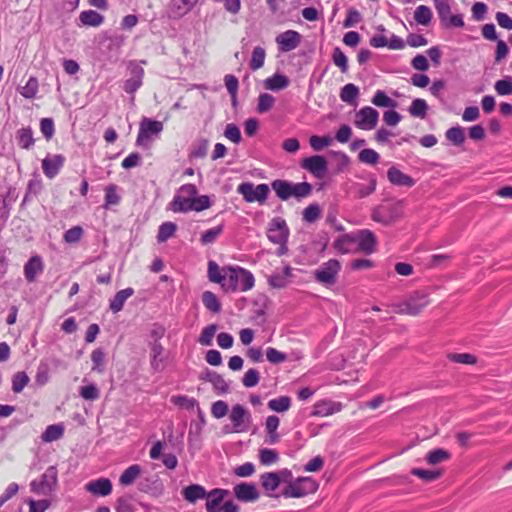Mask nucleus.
<instances>
[{
  "instance_id": "nucleus-1",
  "label": "nucleus",
  "mask_w": 512,
  "mask_h": 512,
  "mask_svg": "<svg viewBox=\"0 0 512 512\" xmlns=\"http://www.w3.org/2000/svg\"><path fill=\"white\" fill-rule=\"evenodd\" d=\"M225 273V282L223 283L225 291H248L254 286L255 279L253 274L242 267H225Z\"/></svg>"
},
{
  "instance_id": "nucleus-2",
  "label": "nucleus",
  "mask_w": 512,
  "mask_h": 512,
  "mask_svg": "<svg viewBox=\"0 0 512 512\" xmlns=\"http://www.w3.org/2000/svg\"><path fill=\"white\" fill-rule=\"evenodd\" d=\"M271 188L282 201H286L291 197L297 199L305 198L312 192V185L308 182L291 183L281 179L272 181Z\"/></svg>"
},
{
  "instance_id": "nucleus-3",
  "label": "nucleus",
  "mask_w": 512,
  "mask_h": 512,
  "mask_svg": "<svg viewBox=\"0 0 512 512\" xmlns=\"http://www.w3.org/2000/svg\"><path fill=\"white\" fill-rule=\"evenodd\" d=\"M430 304L429 294L423 291H416L409 295L402 302L394 305L395 312L409 316L419 315Z\"/></svg>"
},
{
  "instance_id": "nucleus-4",
  "label": "nucleus",
  "mask_w": 512,
  "mask_h": 512,
  "mask_svg": "<svg viewBox=\"0 0 512 512\" xmlns=\"http://www.w3.org/2000/svg\"><path fill=\"white\" fill-rule=\"evenodd\" d=\"M403 215V201L381 204L372 210L371 218L385 226L391 225Z\"/></svg>"
},
{
  "instance_id": "nucleus-5",
  "label": "nucleus",
  "mask_w": 512,
  "mask_h": 512,
  "mask_svg": "<svg viewBox=\"0 0 512 512\" xmlns=\"http://www.w3.org/2000/svg\"><path fill=\"white\" fill-rule=\"evenodd\" d=\"M340 270L341 263L337 259H330L314 270L313 277L317 283L330 288L337 283Z\"/></svg>"
},
{
  "instance_id": "nucleus-6",
  "label": "nucleus",
  "mask_w": 512,
  "mask_h": 512,
  "mask_svg": "<svg viewBox=\"0 0 512 512\" xmlns=\"http://www.w3.org/2000/svg\"><path fill=\"white\" fill-rule=\"evenodd\" d=\"M319 484L311 477H299L290 483L282 491L285 498H301L308 494L315 493Z\"/></svg>"
},
{
  "instance_id": "nucleus-7",
  "label": "nucleus",
  "mask_w": 512,
  "mask_h": 512,
  "mask_svg": "<svg viewBox=\"0 0 512 512\" xmlns=\"http://www.w3.org/2000/svg\"><path fill=\"white\" fill-rule=\"evenodd\" d=\"M58 483V471L55 466H49L41 475L40 479L33 480L30 484L31 491L43 496L50 495L55 491Z\"/></svg>"
},
{
  "instance_id": "nucleus-8",
  "label": "nucleus",
  "mask_w": 512,
  "mask_h": 512,
  "mask_svg": "<svg viewBox=\"0 0 512 512\" xmlns=\"http://www.w3.org/2000/svg\"><path fill=\"white\" fill-rule=\"evenodd\" d=\"M453 0H433L435 9L442 25L446 28L456 27L462 28L464 21L461 14L452 15Z\"/></svg>"
},
{
  "instance_id": "nucleus-9",
  "label": "nucleus",
  "mask_w": 512,
  "mask_h": 512,
  "mask_svg": "<svg viewBox=\"0 0 512 512\" xmlns=\"http://www.w3.org/2000/svg\"><path fill=\"white\" fill-rule=\"evenodd\" d=\"M237 192L241 194L246 202L264 203L269 194V186L267 184H259L254 186L253 183L244 182L237 187Z\"/></svg>"
},
{
  "instance_id": "nucleus-10",
  "label": "nucleus",
  "mask_w": 512,
  "mask_h": 512,
  "mask_svg": "<svg viewBox=\"0 0 512 512\" xmlns=\"http://www.w3.org/2000/svg\"><path fill=\"white\" fill-rule=\"evenodd\" d=\"M289 236V229L284 219L273 218L269 224L267 237L275 244H286Z\"/></svg>"
},
{
  "instance_id": "nucleus-11",
  "label": "nucleus",
  "mask_w": 512,
  "mask_h": 512,
  "mask_svg": "<svg viewBox=\"0 0 512 512\" xmlns=\"http://www.w3.org/2000/svg\"><path fill=\"white\" fill-rule=\"evenodd\" d=\"M379 113L376 109L365 106L355 114V125L363 130H371L376 127Z\"/></svg>"
},
{
  "instance_id": "nucleus-12",
  "label": "nucleus",
  "mask_w": 512,
  "mask_h": 512,
  "mask_svg": "<svg viewBox=\"0 0 512 512\" xmlns=\"http://www.w3.org/2000/svg\"><path fill=\"white\" fill-rule=\"evenodd\" d=\"M162 130V122L152 120L149 118H143L140 122L136 144L139 146H143L152 135H157Z\"/></svg>"
},
{
  "instance_id": "nucleus-13",
  "label": "nucleus",
  "mask_w": 512,
  "mask_h": 512,
  "mask_svg": "<svg viewBox=\"0 0 512 512\" xmlns=\"http://www.w3.org/2000/svg\"><path fill=\"white\" fill-rule=\"evenodd\" d=\"M229 418L232 422L234 432L247 431L251 415L242 405H234L230 412Z\"/></svg>"
},
{
  "instance_id": "nucleus-14",
  "label": "nucleus",
  "mask_w": 512,
  "mask_h": 512,
  "mask_svg": "<svg viewBox=\"0 0 512 512\" xmlns=\"http://www.w3.org/2000/svg\"><path fill=\"white\" fill-rule=\"evenodd\" d=\"M130 77L124 82L123 89L126 93L134 95V93L142 86L144 78V69L136 64L129 65Z\"/></svg>"
},
{
  "instance_id": "nucleus-15",
  "label": "nucleus",
  "mask_w": 512,
  "mask_h": 512,
  "mask_svg": "<svg viewBox=\"0 0 512 512\" xmlns=\"http://www.w3.org/2000/svg\"><path fill=\"white\" fill-rule=\"evenodd\" d=\"M301 41V35L294 30H287L276 37V42L282 52L296 49Z\"/></svg>"
},
{
  "instance_id": "nucleus-16",
  "label": "nucleus",
  "mask_w": 512,
  "mask_h": 512,
  "mask_svg": "<svg viewBox=\"0 0 512 512\" xmlns=\"http://www.w3.org/2000/svg\"><path fill=\"white\" fill-rule=\"evenodd\" d=\"M302 167L312 173L314 176L321 178L327 171V161L323 156L314 155L305 158L302 161Z\"/></svg>"
},
{
  "instance_id": "nucleus-17",
  "label": "nucleus",
  "mask_w": 512,
  "mask_h": 512,
  "mask_svg": "<svg viewBox=\"0 0 512 512\" xmlns=\"http://www.w3.org/2000/svg\"><path fill=\"white\" fill-rule=\"evenodd\" d=\"M84 488L93 496L105 497L110 495L112 492V482L108 478L102 477L89 481L85 484Z\"/></svg>"
},
{
  "instance_id": "nucleus-18",
  "label": "nucleus",
  "mask_w": 512,
  "mask_h": 512,
  "mask_svg": "<svg viewBox=\"0 0 512 512\" xmlns=\"http://www.w3.org/2000/svg\"><path fill=\"white\" fill-rule=\"evenodd\" d=\"M233 491L235 497L242 502H254L259 498V492L253 483L242 482L235 485Z\"/></svg>"
},
{
  "instance_id": "nucleus-19",
  "label": "nucleus",
  "mask_w": 512,
  "mask_h": 512,
  "mask_svg": "<svg viewBox=\"0 0 512 512\" xmlns=\"http://www.w3.org/2000/svg\"><path fill=\"white\" fill-rule=\"evenodd\" d=\"M229 494L228 490L215 488L207 492L205 508L207 512H221L224 498Z\"/></svg>"
},
{
  "instance_id": "nucleus-20",
  "label": "nucleus",
  "mask_w": 512,
  "mask_h": 512,
  "mask_svg": "<svg viewBox=\"0 0 512 512\" xmlns=\"http://www.w3.org/2000/svg\"><path fill=\"white\" fill-rule=\"evenodd\" d=\"M356 242L362 252L371 254L375 251L377 240L372 231L364 229L358 232Z\"/></svg>"
},
{
  "instance_id": "nucleus-21",
  "label": "nucleus",
  "mask_w": 512,
  "mask_h": 512,
  "mask_svg": "<svg viewBox=\"0 0 512 512\" xmlns=\"http://www.w3.org/2000/svg\"><path fill=\"white\" fill-rule=\"evenodd\" d=\"M387 178L389 182L395 186L412 187L415 185V180L412 177L403 173L395 166L388 169Z\"/></svg>"
},
{
  "instance_id": "nucleus-22",
  "label": "nucleus",
  "mask_w": 512,
  "mask_h": 512,
  "mask_svg": "<svg viewBox=\"0 0 512 512\" xmlns=\"http://www.w3.org/2000/svg\"><path fill=\"white\" fill-rule=\"evenodd\" d=\"M44 264L39 255L32 256L24 265V275L28 282H34L38 274L42 273Z\"/></svg>"
},
{
  "instance_id": "nucleus-23",
  "label": "nucleus",
  "mask_w": 512,
  "mask_h": 512,
  "mask_svg": "<svg viewBox=\"0 0 512 512\" xmlns=\"http://www.w3.org/2000/svg\"><path fill=\"white\" fill-rule=\"evenodd\" d=\"M64 160L62 155H54L43 159L42 169L44 174L50 179L54 178L63 166Z\"/></svg>"
},
{
  "instance_id": "nucleus-24",
  "label": "nucleus",
  "mask_w": 512,
  "mask_h": 512,
  "mask_svg": "<svg viewBox=\"0 0 512 512\" xmlns=\"http://www.w3.org/2000/svg\"><path fill=\"white\" fill-rule=\"evenodd\" d=\"M149 347H150V357H151V360H150L151 368L157 372L162 371L164 369V360H165V358L163 356L164 347L162 346V344L160 342H150Z\"/></svg>"
},
{
  "instance_id": "nucleus-25",
  "label": "nucleus",
  "mask_w": 512,
  "mask_h": 512,
  "mask_svg": "<svg viewBox=\"0 0 512 512\" xmlns=\"http://www.w3.org/2000/svg\"><path fill=\"white\" fill-rule=\"evenodd\" d=\"M341 410V404L330 400H322L314 405L312 416L325 417Z\"/></svg>"
},
{
  "instance_id": "nucleus-26",
  "label": "nucleus",
  "mask_w": 512,
  "mask_h": 512,
  "mask_svg": "<svg viewBox=\"0 0 512 512\" xmlns=\"http://www.w3.org/2000/svg\"><path fill=\"white\" fill-rule=\"evenodd\" d=\"M183 498L189 503H195L207 496L206 489L199 484H191L182 489Z\"/></svg>"
},
{
  "instance_id": "nucleus-27",
  "label": "nucleus",
  "mask_w": 512,
  "mask_h": 512,
  "mask_svg": "<svg viewBox=\"0 0 512 512\" xmlns=\"http://www.w3.org/2000/svg\"><path fill=\"white\" fill-rule=\"evenodd\" d=\"M198 0H172L170 11L174 18H179L190 12Z\"/></svg>"
},
{
  "instance_id": "nucleus-28",
  "label": "nucleus",
  "mask_w": 512,
  "mask_h": 512,
  "mask_svg": "<svg viewBox=\"0 0 512 512\" xmlns=\"http://www.w3.org/2000/svg\"><path fill=\"white\" fill-rule=\"evenodd\" d=\"M376 185V178L371 177L367 185L362 183H353L350 187V192L353 193L356 198H365L374 193Z\"/></svg>"
},
{
  "instance_id": "nucleus-29",
  "label": "nucleus",
  "mask_w": 512,
  "mask_h": 512,
  "mask_svg": "<svg viewBox=\"0 0 512 512\" xmlns=\"http://www.w3.org/2000/svg\"><path fill=\"white\" fill-rule=\"evenodd\" d=\"M134 294L133 288H126L118 291L113 299L110 300V309L113 313H118L123 309L126 300Z\"/></svg>"
},
{
  "instance_id": "nucleus-30",
  "label": "nucleus",
  "mask_w": 512,
  "mask_h": 512,
  "mask_svg": "<svg viewBox=\"0 0 512 512\" xmlns=\"http://www.w3.org/2000/svg\"><path fill=\"white\" fill-rule=\"evenodd\" d=\"M292 269L290 266H285L282 272H275L268 278V283L271 287L281 289L287 286L288 278L291 276Z\"/></svg>"
},
{
  "instance_id": "nucleus-31",
  "label": "nucleus",
  "mask_w": 512,
  "mask_h": 512,
  "mask_svg": "<svg viewBox=\"0 0 512 512\" xmlns=\"http://www.w3.org/2000/svg\"><path fill=\"white\" fill-rule=\"evenodd\" d=\"M15 138L18 145L25 150L33 147L35 139L33 137V130L31 127H23L17 130Z\"/></svg>"
},
{
  "instance_id": "nucleus-32",
  "label": "nucleus",
  "mask_w": 512,
  "mask_h": 512,
  "mask_svg": "<svg viewBox=\"0 0 512 512\" xmlns=\"http://www.w3.org/2000/svg\"><path fill=\"white\" fill-rule=\"evenodd\" d=\"M289 83L290 82L287 76L276 73L265 79L264 86L266 89L271 91H280L287 88Z\"/></svg>"
},
{
  "instance_id": "nucleus-33",
  "label": "nucleus",
  "mask_w": 512,
  "mask_h": 512,
  "mask_svg": "<svg viewBox=\"0 0 512 512\" xmlns=\"http://www.w3.org/2000/svg\"><path fill=\"white\" fill-rule=\"evenodd\" d=\"M79 19L84 26L98 27L103 21L104 17L94 10H86L80 13Z\"/></svg>"
},
{
  "instance_id": "nucleus-34",
  "label": "nucleus",
  "mask_w": 512,
  "mask_h": 512,
  "mask_svg": "<svg viewBox=\"0 0 512 512\" xmlns=\"http://www.w3.org/2000/svg\"><path fill=\"white\" fill-rule=\"evenodd\" d=\"M260 480L265 490L275 491L281 483V476L276 472H266L261 475Z\"/></svg>"
},
{
  "instance_id": "nucleus-35",
  "label": "nucleus",
  "mask_w": 512,
  "mask_h": 512,
  "mask_svg": "<svg viewBox=\"0 0 512 512\" xmlns=\"http://www.w3.org/2000/svg\"><path fill=\"white\" fill-rule=\"evenodd\" d=\"M64 434V427L61 424L49 425L41 435L43 442L50 443L60 439Z\"/></svg>"
},
{
  "instance_id": "nucleus-36",
  "label": "nucleus",
  "mask_w": 512,
  "mask_h": 512,
  "mask_svg": "<svg viewBox=\"0 0 512 512\" xmlns=\"http://www.w3.org/2000/svg\"><path fill=\"white\" fill-rule=\"evenodd\" d=\"M359 96V88L352 83H348L341 88L340 99L348 104H355Z\"/></svg>"
},
{
  "instance_id": "nucleus-37",
  "label": "nucleus",
  "mask_w": 512,
  "mask_h": 512,
  "mask_svg": "<svg viewBox=\"0 0 512 512\" xmlns=\"http://www.w3.org/2000/svg\"><path fill=\"white\" fill-rule=\"evenodd\" d=\"M225 276V267L220 270L219 266L214 261H210L208 263V278L211 282L218 283L223 288Z\"/></svg>"
},
{
  "instance_id": "nucleus-38",
  "label": "nucleus",
  "mask_w": 512,
  "mask_h": 512,
  "mask_svg": "<svg viewBox=\"0 0 512 512\" xmlns=\"http://www.w3.org/2000/svg\"><path fill=\"white\" fill-rule=\"evenodd\" d=\"M291 407V398L289 396H280L271 399L268 402V408L272 411L282 413L289 410Z\"/></svg>"
},
{
  "instance_id": "nucleus-39",
  "label": "nucleus",
  "mask_w": 512,
  "mask_h": 512,
  "mask_svg": "<svg viewBox=\"0 0 512 512\" xmlns=\"http://www.w3.org/2000/svg\"><path fill=\"white\" fill-rule=\"evenodd\" d=\"M446 139L455 146H460L465 141L464 129L461 126L449 128L445 133Z\"/></svg>"
},
{
  "instance_id": "nucleus-40",
  "label": "nucleus",
  "mask_w": 512,
  "mask_h": 512,
  "mask_svg": "<svg viewBox=\"0 0 512 512\" xmlns=\"http://www.w3.org/2000/svg\"><path fill=\"white\" fill-rule=\"evenodd\" d=\"M140 473L141 468L139 465H131L121 474L119 482L124 486L130 485L137 479Z\"/></svg>"
},
{
  "instance_id": "nucleus-41",
  "label": "nucleus",
  "mask_w": 512,
  "mask_h": 512,
  "mask_svg": "<svg viewBox=\"0 0 512 512\" xmlns=\"http://www.w3.org/2000/svg\"><path fill=\"white\" fill-rule=\"evenodd\" d=\"M192 206V199H188L184 195L176 194L171 202V208L174 212H188Z\"/></svg>"
},
{
  "instance_id": "nucleus-42",
  "label": "nucleus",
  "mask_w": 512,
  "mask_h": 512,
  "mask_svg": "<svg viewBox=\"0 0 512 512\" xmlns=\"http://www.w3.org/2000/svg\"><path fill=\"white\" fill-rule=\"evenodd\" d=\"M371 102L377 107H389L396 108L397 102L386 95L382 90H377L371 100Z\"/></svg>"
},
{
  "instance_id": "nucleus-43",
  "label": "nucleus",
  "mask_w": 512,
  "mask_h": 512,
  "mask_svg": "<svg viewBox=\"0 0 512 512\" xmlns=\"http://www.w3.org/2000/svg\"><path fill=\"white\" fill-rule=\"evenodd\" d=\"M177 230V225L173 222H164L160 225L157 234V241L163 243L171 238Z\"/></svg>"
},
{
  "instance_id": "nucleus-44",
  "label": "nucleus",
  "mask_w": 512,
  "mask_h": 512,
  "mask_svg": "<svg viewBox=\"0 0 512 512\" xmlns=\"http://www.w3.org/2000/svg\"><path fill=\"white\" fill-rule=\"evenodd\" d=\"M266 52L265 49L258 46L252 51L251 60L249 63L250 69L256 71L263 67L265 62Z\"/></svg>"
},
{
  "instance_id": "nucleus-45",
  "label": "nucleus",
  "mask_w": 512,
  "mask_h": 512,
  "mask_svg": "<svg viewBox=\"0 0 512 512\" xmlns=\"http://www.w3.org/2000/svg\"><path fill=\"white\" fill-rule=\"evenodd\" d=\"M202 302L204 306L213 313H219L221 310V304L217 296L211 291H205L202 294Z\"/></svg>"
},
{
  "instance_id": "nucleus-46",
  "label": "nucleus",
  "mask_w": 512,
  "mask_h": 512,
  "mask_svg": "<svg viewBox=\"0 0 512 512\" xmlns=\"http://www.w3.org/2000/svg\"><path fill=\"white\" fill-rule=\"evenodd\" d=\"M275 97L269 93H261L258 97L257 112L260 114L270 111L275 104Z\"/></svg>"
},
{
  "instance_id": "nucleus-47",
  "label": "nucleus",
  "mask_w": 512,
  "mask_h": 512,
  "mask_svg": "<svg viewBox=\"0 0 512 512\" xmlns=\"http://www.w3.org/2000/svg\"><path fill=\"white\" fill-rule=\"evenodd\" d=\"M414 19L418 24L428 25L432 19L431 9L426 5L418 6L414 12Z\"/></svg>"
},
{
  "instance_id": "nucleus-48",
  "label": "nucleus",
  "mask_w": 512,
  "mask_h": 512,
  "mask_svg": "<svg viewBox=\"0 0 512 512\" xmlns=\"http://www.w3.org/2000/svg\"><path fill=\"white\" fill-rule=\"evenodd\" d=\"M428 105L424 99H414L409 107V113L413 117L424 118L427 114Z\"/></svg>"
},
{
  "instance_id": "nucleus-49",
  "label": "nucleus",
  "mask_w": 512,
  "mask_h": 512,
  "mask_svg": "<svg viewBox=\"0 0 512 512\" xmlns=\"http://www.w3.org/2000/svg\"><path fill=\"white\" fill-rule=\"evenodd\" d=\"M450 458V453L442 448L432 450L427 453L426 461L431 465H436Z\"/></svg>"
},
{
  "instance_id": "nucleus-50",
  "label": "nucleus",
  "mask_w": 512,
  "mask_h": 512,
  "mask_svg": "<svg viewBox=\"0 0 512 512\" xmlns=\"http://www.w3.org/2000/svg\"><path fill=\"white\" fill-rule=\"evenodd\" d=\"M332 61L340 69L342 73H347L348 58L339 47L334 48L332 53Z\"/></svg>"
},
{
  "instance_id": "nucleus-51",
  "label": "nucleus",
  "mask_w": 512,
  "mask_h": 512,
  "mask_svg": "<svg viewBox=\"0 0 512 512\" xmlns=\"http://www.w3.org/2000/svg\"><path fill=\"white\" fill-rule=\"evenodd\" d=\"M303 220L307 223H314L321 217V208L317 203L310 204L303 210Z\"/></svg>"
},
{
  "instance_id": "nucleus-52",
  "label": "nucleus",
  "mask_w": 512,
  "mask_h": 512,
  "mask_svg": "<svg viewBox=\"0 0 512 512\" xmlns=\"http://www.w3.org/2000/svg\"><path fill=\"white\" fill-rule=\"evenodd\" d=\"M411 474L419 477L425 482H432L441 476V472L437 470H425L420 468H413Z\"/></svg>"
},
{
  "instance_id": "nucleus-53",
  "label": "nucleus",
  "mask_w": 512,
  "mask_h": 512,
  "mask_svg": "<svg viewBox=\"0 0 512 512\" xmlns=\"http://www.w3.org/2000/svg\"><path fill=\"white\" fill-rule=\"evenodd\" d=\"M91 361L93 363L92 371H96L98 373H103L104 371V362H105V353L102 349H95L91 353Z\"/></svg>"
},
{
  "instance_id": "nucleus-54",
  "label": "nucleus",
  "mask_w": 512,
  "mask_h": 512,
  "mask_svg": "<svg viewBox=\"0 0 512 512\" xmlns=\"http://www.w3.org/2000/svg\"><path fill=\"white\" fill-rule=\"evenodd\" d=\"M447 358L455 363L474 365L477 363V358L469 353H450Z\"/></svg>"
},
{
  "instance_id": "nucleus-55",
  "label": "nucleus",
  "mask_w": 512,
  "mask_h": 512,
  "mask_svg": "<svg viewBox=\"0 0 512 512\" xmlns=\"http://www.w3.org/2000/svg\"><path fill=\"white\" fill-rule=\"evenodd\" d=\"M49 372V365L46 362L41 361L37 367V372L35 375L36 384L39 386L45 385L50 378Z\"/></svg>"
},
{
  "instance_id": "nucleus-56",
  "label": "nucleus",
  "mask_w": 512,
  "mask_h": 512,
  "mask_svg": "<svg viewBox=\"0 0 512 512\" xmlns=\"http://www.w3.org/2000/svg\"><path fill=\"white\" fill-rule=\"evenodd\" d=\"M494 88L500 96L512 94V77L506 76L505 78L496 81Z\"/></svg>"
},
{
  "instance_id": "nucleus-57",
  "label": "nucleus",
  "mask_w": 512,
  "mask_h": 512,
  "mask_svg": "<svg viewBox=\"0 0 512 512\" xmlns=\"http://www.w3.org/2000/svg\"><path fill=\"white\" fill-rule=\"evenodd\" d=\"M38 92V80L35 77H30L20 93L26 99L34 98Z\"/></svg>"
},
{
  "instance_id": "nucleus-58",
  "label": "nucleus",
  "mask_w": 512,
  "mask_h": 512,
  "mask_svg": "<svg viewBox=\"0 0 512 512\" xmlns=\"http://www.w3.org/2000/svg\"><path fill=\"white\" fill-rule=\"evenodd\" d=\"M218 329L216 324H210L206 326L199 337V343L204 346H209L212 344L213 337Z\"/></svg>"
},
{
  "instance_id": "nucleus-59",
  "label": "nucleus",
  "mask_w": 512,
  "mask_h": 512,
  "mask_svg": "<svg viewBox=\"0 0 512 512\" xmlns=\"http://www.w3.org/2000/svg\"><path fill=\"white\" fill-rule=\"evenodd\" d=\"M379 154L373 149H363L358 154V159L362 163L375 165L379 161Z\"/></svg>"
},
{
  "instance_id": "nucleus-60",
  "label": "nucleus",
  "mask_w": 512,
  "mask_h": 512,
  "mask_svg": "<svg viewBox=\"0 0 512 512\" xmlns=\"http://www.w3.org/2000/svg\"><path fill=\"white\" fill-rule=\"evenodd\" d=\"M28 382L29 377L25 372H17L12 379V390L15 393H20Z\"/></svg>"
},
{
  "instance_id": "nucleus-61",
  "label": "nucleus",
  "mask_w": 512,
  "mask_h": 512,
  "mask_svg": "<svg viewBox=\"0 0 512 512\" xmlns=\"http://www.w3.org/2000/svg\"><path fill=\"white\" fill-rule=\"evenodd\" d=\"M259 459L263 465H270L278 461V453L269 448H263L259 451Z\"/></svg>"
},
{
  "instance_id": "nucleus-62",
  "label": "nucleus",
  "mask_w": 512,
  "mask_h": 512,
  "mask_svg": "<svg viewBox=\"0 0 512 512\" xmlns=\"http://www.w3.org/2000/svg\"><path fill=\"white\" fill-rule=\"evenodd\" d=\"M333 139L330 136H311L309 143L315 151H321L323 148L329 146Z\"/></svg>"
},
{
  "instance_id": "nucleus-63",
  "label": "nucleus",
  "mask_w": 512,
  "mask_h": 512,
  "mask_svg": "<svg viewBox=\"0 0 512 512\" xmlns=\"http://www.w3.org/2000/svg\"><path fill=\"white\" fill-rule=\"evenodd\" d=\"M223 232V226L222 225H219V226H216L214 228H211L207 231H205L202 236H201V243L203 245H208V244H211L213 243L217 237Z\"/></svg>"
},
{
  "instance_id": "nucleus-64",
  "label": "nucleus",
  "mask_w": 512,
  "mask_h": 512,
  "mask_svg": "<svg viewBox=\"0 0 512 512\" xmlns=\"http://www.w3.org/2000/svg\"><path fill=\"white\" fill-rule=\"evenodd\" d=\"M79 394L82 398L89 401L97 400L100 396L99 389L94 384L81 387Z\"/></svg>"
}]
</instances>
